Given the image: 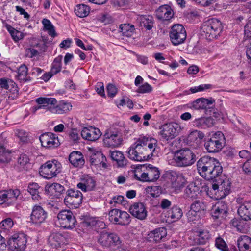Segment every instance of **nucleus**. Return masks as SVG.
Returning a JSON list of instances; mask_svg holds the SVG:
<instances>
[{
	"label": "nucleus",
	"instance_id": "1a4fd4ad",
	"mask_svg": "<svg viewBox=\"0 0 251 251\" xmlns=\"http://www.w3.org/2000/svg\"><path fill=\"white\" fill-rule=\"evenodd\" d=\"M83 195L77 189H69L66 192L64 199L65 204L69 208H77L82 203Z\"/></svg>",
	"mask_w": 251,
	"mask_h": 251
},
{
	"label": "nucleus",
	"instance_id": "0eeeda50",
	"mask_svg": "<svg viewBox=\"0 0 251 251\" xmlns=\"http://www.w3.org/2000/svg\"><path fill=\"white\" fill-rule=\"evenodd\" d=\"M61 171V165L56 160L49 161L41 166L39 170L40 175L50 179L55 176Z\"/></svg>",
	"mask_w": 251,
	"mask_h": 251
},
{
	"label": "nucleus",
	"instance_id": "ea45409f",
	"mask_svg": "<svg viewBox=\"0 0 251 251\" xmlns=\"http://www.w3.org/2000/svg\"><path fill=\"white\" fill-rule=\"evenodd\" d=\"M110 156L112 160L117 162L119 166L124 167L127 164V161L122 152L114 151L111 152Z\"/></svg>",
	"mask_w": 251,
	"mask_h": 251
},
{
	"label": "nucleus",
	"instance_id": "dca6fc26",
	"mask_svg": "<svg viewBox=\"0 0 251 251\" xmlns=\"http://www.w3.org/2000/svg\"><path fill=\"white\" fill-rule=\"evenodd\" d=\"M26 236L23 234H14L7 242L8 248L13 251H24L26 246Z\"/></svg>",
	"mask_w": 251,
	"mask_h": 251
},
{
	"label": "nucleus",
	"instance_id": "ddd939ff",
	"mask_svg": "<svg viewBox=\"0 0 251 251\" xmlns=\"http://www.w3.org/2000/svg\"><path fill=\"white\" fill-rule=\"evenodd\" d=\"M109 220L114 224L121 226L128 225L131 221L128 213L118 209H113L109 212Z\"/></svg>",
	"mask_w": 251,
	"mask_h": 251
},
{
	"label": "nucleus",
	"instance_id": "09e8293b",
	"mask_svg": "<svg viewBox=\"0 0 251 251\" xmlns=\"http://www.w3.org/2000/svg\"><path fill=\"white\" fill-rule=\"evenodd\" d=\"M29 164V159L27 155L22 154L19 156L17 160V167L20 171L26 170Z\"/></svg>",
	"mask_w": 251,
	"mask_h": 251
},
{
	"label": "nucleus",
	"instance_id": "13d9d810",
	"mask_svg": "<svg viewBox=\"0 0 251 251\" xmlns=\"http://www.w3.org/2000/svg\"><path fill=\"white\" fill-rule=\"evenodd\" d=\"M6 196L7 198V202H11L15 201L17 197L20 195V191L18 189L10 190L9 191H6Z\"/></svg>",
	"mask_w": 251,
	"mask_h": 251
},
{
	"label": "nucleus",
	"instance_id": "0e129e2a",
	"mask_svg": "<svg viewBox=\"0 0 251 251\" xmlns=\"http://www.w3.org/2000/svg\"><path fill=\"white\" fill-rule=\"evenodd\" d=\"M109 203L115 207L116 206L117 204L124 205V198L123 196L121 195L113 197Z\"/></svg>",
	"mask_w": 251,
	"mask_h": 251
},
{
	"label": "nucleus",
	"instance_id": "f257e3e1",
	"mask_svg": "<svg viewBox=\"0 0 251 251\" xmlns=\"http://www.w3.org/2000/svg\"><path fill=\"white\" fill-rule=\"evenodd\" d=\"M197 168L199 174L207 180L217 181L220 176L223 168L215 158L208 156L200 158L197 162Z\"/></svg>",
	"mask_w": 251,
	"mask_h": 251
},
{
	"label": "nucleus",
	"instance_id": "a211bd4d",
	"mask_svg": "<svg viewBox=\"0 0 251 251\" xmlns=\"http://www.w3.org/2000/svg\"><path fill=\"white\" fill-rule=\"evenodd\" d=\"M166 176L170 180L172 187L174 188L175 190L180 189L187 183V178L182 173L169 171L167 172Z\"/></svg>",
	"mask_w": 251,
	"mask_h": 251
},
{
	"label": "nucleus",
	"instance_id": "c756f323",
	"mask_svg": "<svg viewBox=\"0 0 251 251\" xmlns=\"http://www.w3.org/2000/svg\"><path fill=\"white\" fill-rule=\"evenodd\" d=\"M139 140L145 139L144 144H141L143 147L147 148V155H150V158L153 156V152L154 151L156 146L157 141L155 139L149 138L146 137H141Z\"/></svg>",
	"mask_w": 251,
	"mask_h": 251
},
{
	"label": "nucleus",
	"instance_id": "864d4df0",
	"mask_svg": "<svg viewBox=\"0 0 251 251\" xmlns=\"http://www.w3.org/2000/svg\"><path fill=\"white\" fill-rule=\"evenodd\" d=\"M215 245L221 251H229V248L224 240L219 236L215 239Z\"/></svg>",
	"mask_w": 251,
	"mask_h": 251
},
{
	"label": "nucleus",
	"instance_id": "e2e57ef3",
	"mask_svg": "<svg viewBox=\"0 0 251 251\" xmlns=\"http://www.w3.org/2000/svg\"><path fill=\"white\" fill-rule=\"evenodd\" d=\"M9 90L10 92L8 97L9 100H14L18 97L19 91L17 85L11 88Z\"/></svg>",
	"mask_w": 251,
	"mask_h": 251
},
{
	"label": "nucleus",
	"instance_id": "b1692460",
	"mask_svg": "<svg viewBox=\"0 0 251 251\" xmlns=\"http://www.w3.org/2000/svg\"><path fill=\"white\" fill-rule=\"evenodd\" d=\"M96 186V181L92 177L85 175L81 178L80 182L77 183V187L83 192L93 190Z\"/></svg>",
	"mask_w": 251,
	"mask_h": 251
},
{
	"label": "nucleus",
	"instance_id": "5fc2aeb1",
	"mask_svg": "<svg viewBox=\"0 0 251 251\" xmlns=\"http://www.w3.org/2000/svg\"><path fill=\"white\" fill-rule=\"evenodd\" d=\"M204 137V134L203 132L200 131L195 130L190 133L188 136V138L191 141H196V143H197L202 140Z\"/></svg>",
	"mask_w": 251,
	"mask_h": 251
},
{
	"label": "nucleus",
	"instance_id": "de8ad7c7",
	"mask_svg": "<svg viewBox=\"0 0 251 251\" xmlns=\"http://www.w3.org/2000/svg\"><path fill=\"white\" fill-rule=\"evenodd\" d=\"M62 56L59 55L53 60L51 67V73L56 75L61 71L62 68Z\"/></svg>",
	"mask_w": 251,
	"mask_h": 251
},
{
	"label": "nucleus",
	"instance_id": "9b49d317",
	"mask_svg": "<svg viewBox=\"0 0 251 251\" xmlns=\"http://www.w3.org/2000/svg\"><path fill=\"white\" fill-rule=\"evenodd\" d=\"M60 226L64 229H72L76 223V220L72 212L69 210H62L57 215Z\"/></svg>",
	"mask_w": 251,
	"mask_h": 251
},
{
	"label": "nucleus",
	"instance_id": "6e6d98bb",
	"mask_svg": "<svg viewBox=\"0 0 251 251\" xmlns=\"http://www.w3.org/2000/svg\"><path fill=\"white\" fill-rule=\"evenodd\" d=\"M15 85H16L15 83L10 79L5 78L0 79V86L2 89L9 90Z\"/></svg>",
	"mask_w": 251,
	"mask_h": 251
},
{
	"label": "nucleus",
	"instance_id": "473e14b6",
	"mask_svg": "<svg viewBox=\"0 0 251 251\" xmlns=\"http://www.w3.org/2000/svg\"><path fill=\"white\" fill-rule=\"evenodd\" d=\"M237 246L240 251H251V238L246 235L238 237Z\"/></svg>",
	"mask_w": 251,
	"mask_h": 251
},
{
	"label": "nucleus",
	"instance_id": "cd10ccee",
	"mask_svg": "<svg viewBox=\"0 0 251 251\" xmlns=\"http://www.w3.org/2000/svg\"><path fill=\"white\" fill-rule=\"evenodd\" d=\"M106 160L105 157L100 151H94L90 156V162L92 165L99 166L101 165L104 168L106 167V164L105 162Z\"/></svg>",
	"mask_w": 251,
	"mask_h": 251
},
{
	"label": "nucleus",
	"instance_id": "37998d69",
	"mask_svg": "<svg viewBox=\"0 0 251 251\" xmlns=\"http://www.w3.org/2000/svg\"><path fill=\"white\" fill-rule=\"evenodd\" d=\"M134 30V26L129 24H121L119 26V32L122 33V35L125 36H131Z\"/></svg>",
	"mask_w": 251,
	"mask_h": 251
},
{
	"label": "nucleus",
	"instance_id": "774afa93",
	"mask_svg": "<svg viewBox=\"0 0 251 251\" xmlns=\"http://www.w3.org/2000/svg\"><path fill=\"white\" fill-rule=\"evenodd\" d=\"M244 34L246 39L251 38V22H248L245 26Z\"/></svg>",
	"mask_w": 251,
	"mask_h": 251
},
{
	"label": "nucleus",
	"instance_id": "58836bf2",
	"mask_svg": "<svg viewBox=\"0 0 251 251\" xmlns=\"http://www.w3.org/2000/svg\"><path fill=\"white\" fill-rule=\"evenodd\" d=\"M40 187L38 183L35 182L30 183L27 188L28 192L32 196V198L35 201H39L41 197L39 195Z\"/></svg>",
	"mask_w": 251,
	"mask_h": 251
},
{
	"label": "nucleus",
	"instance_id": "412c9836",
	"mask_svg": "<svg viewBox=\"0 0 251 251\" xmlns=\"http://www.w3.org/2000/svg\"><path fill=\"white\" fill-rule=\"evenodd\" d=\"M47 217V213L41 206L35 205L33 207L30 219L33 224H40L44 222Z\"/></svg>",
	"mask_w": 251,
	"mask_h": 251
},
{
	"label": "nucleus",
	"instance_id": "aec40b11",
	"mask_svg": "<svg viewBox=\"0 0 251 251\" xmlns=\"http://www.w3.org/2000/svg\"><path fill=\"white\" fill-rule=\"evenodd\" d=\"M41 145L46 148H52L58 147L60 145L58 137L51 132L42 134L39 138Z\"/></svg>",
	"mask_w": 251,
	"mask_h": 251
},
{
	"label": "nucleus",
	"instance_id": "72a5a7b5",
	"mask_svg": "<svg viewBox=\"0 0 251 251\" xmlns=\"http://www.w3.org/2000/svg\"><path fill=\"white\" fill-rule=\"evenodd\" d=\"M251 203L245 202L238 209V214L245 220H251Z\"/></svg>",
	"mask_w": 251,
	"mask_h": 251
},
{
	"label": "nucleus",
	"instance_id": "f03ea898",
	"mask_svg": "<svg viewBox=\"0 0 251 251\" xmlns=\"http://www.w3.org/2000/svg\"><path fill=\"white\" fill-rule=\"evenodd\" d=\"M223 29L221 22L215 18L208 19L202 24L201 27V36L208 40L216 38Z\"/></svg>",
	"mask_w": 251,
	"mask_h": 251
},
{
	"label": "nucleus",
	"instance_id": "c9c22d12",
	"mask_svg": "<svg viewBox=\"0 0 251 251\" xmlns=\"http://www.w3.org/2000/svg\"><path fill=\"white\" fill-rule=\"evenodd\" d=\"M214 100L212 99H206L201 98L196 100L192 103V107L196 110L205 109L212 104Z\"/></svg>",
	"mask_w": 251,
	"mask_h": 251
},
{
	"label": "nucleus",
	"instance_id": "603ef678",
	"mask_svg": "<svg viewBox=\"0 0 251 251\" xmlns=\"http://www.w3.org/2000/svg\"><path fill=\"white\" fill-rule=\"evenodd\" d=\"M42 24L45 29L48 31L50 35L52 37H54L56 35L54 26L49 20L44 19L42 20Z\"/></svg>",
	"mask_w": 251,
	"mask_h": 251
},
{
	"label": "nucleus",
	"instance_id": "a878e982",
	"mask_svg": "<svg viewBox=\"0 0 251 251\" xmlns=\"http://www.w3.org/2000/svg\"><path fill=\"white\" fill-rule=\"evenodd\" d=\"M71 164L75 167L81 168L85 164V160L82 153L78 151L72 152L69 156Z\"/></svg>",
	"mask_w": 251,
	"mask_h": 251
},
{
	"label": "nucleus",
	"instance_id": "f8f14e48",
	"mask_svg": "<svg viewBox=\"0 0 251 251\" xmlns=\"http://www.w3.org/2000/svg\"><path fill=\"white\" fill-rule=\"evenodd\" d=\"M160 129L159 135L162 139L169 141L177 136L181 128L178 124L173 123L163 125Z\"/></svg>",
	"mask_w": 251,
	"mask_h": 251
},
{
	"label": "nucleus",
	"instance_id": "4468645a",
	"mask_svg": "<svg viewBox=\"0 0 251 251\" xmlns=\"http://www.w3.org/2000/svg\"><path fill=\"white\" fill-rule=\"evenodd\" d=\"M217 181H215L217 183H214L212 185V188L215 192V194L217 195L218 199H222L225 198L228 195L231 189V182L228 178H225L224 179H221L220 176L217 178Z\"/></svg>",
	"mask_w": 251,
	"mask_h": 251
},
{
	"label": "nucleus",
	"instance_id": "c85d7f7f",
	"mask_svg": "<svg viewBox=\"0 0 251 251\" xmlns=\"http://www.w3.org/2000/svg\"><path fill=\"white\" fill-rule=\"evenodd\" d=\"M167 235V231L165 227H161L155 229L148 234V238L150 241L159 242Z\"/></svg>",
	"mask_w": 251,
	"mask_h": 251
},
{
	"label": "nucleus",
	"instance_id": "49530a36",
	"mask_svg": "<svg viewBox=\"0 0 251 251\" xmlns=\"http://www.w3.org/2000/svg\"><path fill=\"white\" fill-rule=\"evenodd\" d=\"M90 7L84 4L76 5L75 9V11L76 15L81 18L86 17L90 13Z\"/></svg>",
	"mask_w": 251,
	"mask_h": 251
},
{
	"label": "nucleus",
	"instance_id": "2eb2a0df",
	"mask_svg": "<svg viewBox=\"0 0 251 251\" xmlns=\"http://www.w3.org/2000/svg\"><path fill=\"white\" fill-rule=\"evenodd\" d=\"M169 35L171 42L176 46L183 43L187 36L186 31L181 24L174 25L171 28Z\"/></svg>",
	"mask_w": 251,
	"mask_h": 251
},
{
	"label": "nucleus",
	"instance_id": "5701e85b",
	"mask_svg": "<svg viewBox=\"0 0 251 251\" xmlns=\"http://www.w3.org/2000/svg\"><path fill=\"white\" fill-rule=\"evenodd\" d=\"M82 137L88 141H95L101 136L100 131L97 128L90 126L83 128L81 132Z\"/></svg>",
	"mask_w": 251,
	"mask_h": 251
},
{
	"label": "nucleus",
	"instance_id": "8fccbe9b",
	"mask_svg": "<svg viewBox=\"0 0 251 251\" xmlns=\"http://www.w3.org/2000/svg\"><path fill=\"white\" fill-rule=\"evenodd\" d=\"M11 160L10 152L6 150L2 145H0V163H8Z\"/></svg>",
	"mask_w": 251,
	"mask_h": 251
},
{
	"label": "nucleus",
	"instance_id": "c03bdc74",
	"mask_svg": "<svg viewBox=\"0 0 251 251\" xmlns=\"http://www.w3.org/2000/svg\"><path fill=\"white\" fill-rule=\"evenodd\" d=\"M183 212L180 208L176 205L172 207L168 212V217L171 218L173 221L180 219L182 216Z\"/></svg>",
	"mask_w": 251,
	"mask_h": 251
},
{
	"label": "nucleus",
	"instance_id": "f3484780",
	"mask_svg": "<svg viewBox=\"0 0 251 251\" xmlns=\"http://www.w3.org/2000/svg\"><path fill=\"white\" fill-rule=\"evenodd\" d=\"M228 210L229 208L226 202L223 201H218L213 206L210 214L214 219L221 220L226 218Z\"/></svg>",
	"mask_w": 251,
	"mask_h": 251
},
{
	"label": "nucleus",
	"instance_id": "4c0bfd02",
	"mask_svg": "<svg viewBox=\"0 0 251 251\" xmlns=\"http://www.w3.org/2000/svg\"><path fill=\"white\" fill-rule=\"evenodd\" d=\"M86 226L94 228L95 229H103L105 227V224L96 217H92L86 220L84 222Z\"/></svg>",
	"mask_w": 251,
	"mask_h": 251
},
{
	"label": "nucleus",
	"instance_id": "338daca9",
	"mask_svg": "<svg viewBox=\"0 0 251 251\" xmlns=\"http://www.w3.org/2000/svg\"><path fill=\"white\" fill-rule=\"evenodd\" d=\"M151 86L148 83H145L138 88L137 92L140 93H146L151 92Z\"/></svg>",
	"mask_w": 251,
	"mask_h": 251
},
{
	"label": "nucleus",
	"instance_id": "7ed1b4c3",
	"mask_svg": "<svg viewBox=\"0 0 251 251\" xmlns=\"http://www.w3.org/2000/svg\"><path fill=\"white\" fill-rule=\"evenodd\" d=\"M173 160L176 166L187 167L194 164L196 161V155L191 150L184 148L175 152Z\"/></svg>",
	"mask_w": 251,
	"mask_h": 251
},
{
	"label": "nucleus",
	"instance_id": "a19ab883",
	"mask_svg": "<svg viewBox=\"0 0 251 251\" xmlns=\"http://www.w3.org/2000/svg\"><path fill=\"white\" fill-rule=\"evenodd\" d=\"M110 236L109 232L105 230L100 232L98 237V242L103 247H110Z\"/></svg>",
	"mask_w": 251,
	"mask_h": 251
},
{
	"label": "nucleus",
	"instance_id": "69168bd1",
	"mask_svg": "<svg viewBox=\"0 0 251 251\" xmlns=\"http://www.w3.org/2000/svg\"><path fill=\"white\" fill-rule=\"evenodd\" d=\"M0 227L4 229H9L13 226V221L10 218H7L0 223Z\"/></svg>",
	"mask_w": 251,
	"mask_h": 251
},
{
	"label": "nucleus",
	"instance_id": "e433bc0d",
	"mask_svg": "<svg viewBox=\"0 0 251 251\" xmlns=\"http://www.w3.org/2000/svg\"><path fill=\"white\" fill-rule=\"evenodd\" d=\"M195 233L197 237V243L199 244H205L211 237L209 231L206 229H199Z\"/></svg>",
	"mask_w": 251,
	"mask_h": 251
},
{
	"label": "nucleus",
	"instance_id": "bf43d9fd",
	"mask_svg": "<svg viewBox=\"0 0 251 251\" xmlns=\"http://www.w3.org/2000/svg\"><path fill=\"white\" fill-rule=\"evenodd\" d=\"M48 99V98H47V97H40V98L36 99V102L40 105L32 107L31 108L32 112H33L34 113H35V112L37 111V110L40 109H45L47 110H48L49 105L47 104L40 103L41 101H39L40 100H41V99Z\"/></svg>",
	"mask_w": 251,
	"mask_h": 251
},
{
	"label": "nucleus",
	"instance_id": "4d7b16f0",
	"mask_svg": "<svg viewBox=\"0 0 251 251\" xmlns=\"http://www.w3.org/2000/svg\"><path fill=\"white\" fill-rule=\"evenodd\" d=\"M110 247L120 246L122 243V240L119 235L115 232H110Z\"/></svg>",
	"mask_w": 251,
	"mask_h": 251
},
{
	"label": "nucleus",
	"instance_id": "680f3d73",
	"mask_svg": "<svg viewBox=\"0 0 251 251\" xmlns=\"http://www.w3.org/2000/svg\"><path fill=\"white\" fill-rule=\"evenodd\" d=\"M187 216L190 221H194L199 220L202 215L190 208L187 214Z\"/></svg>",
	"mask_w": 251,
	"mask_h": 251
},
{
	"label": "nucleus",
	"instance_id": "a18cd8bd",
	"mask_svg": "<svg viewBox=\"0 0 251 251\" xmlns=\"http://www.w3.org/2000/svg\"><path fill=\"white\" fill-rule=\"evenodd\" d=\"M190 208L203 215L206 210V205L202 201L196 200L191 204Z\"/></svg>",
	"mask_w": 251,
	"mask_h": 251
},
{
	"label": "nucleus",
	"instance_id": "423d86ee",
	"mask_svg": "<svg viewBox=\"0 0 251 251\" xmlns=\"http://www.w3.org/2000/svg\"><path fill=\"white\" fill-rule=\"evenodd\" d=\"M145 167L146 172L135 171L134 176L137 180L143 182H154L159 178L160 172L158 168L151 164H148Z\"/></svg>",
	"mask_w": 251,
	"mask_h": 251
},
{
	"label": "nucleus",
	"instance_id": "2f4dec72",
	"mask_svg": "<svg viewBox=\"0 0 251 251\" xmlns=\"http://www.w3.org/2000/svg\"><path fill=\"white\" fill-rule=\"evenodd\" d=\"M138 22L141 27H144L146 30H150L154 26V20L152 16L148 15L139 16Z\"/></svg>",
	"mask_w": 251,
	"mask_h": 251
},
{
	"label": "nucleus",
	"instance_id": "052dcab7",
	"mask_svg": "<svg viewBox=\"0 0 251 251\" xmlns=\"http://www.w3.org/2000/svg\"><path fill=\"white\" fill-rule=\"evenodd\" d=\"M28 68L25 65H22L18 69V76L19 79H24L27 75Z\"/></svg>",
	"mask_w": 251,
	"mask_h": 251
},
{
	"label": "nucleus",
	"instance_id": "393cba45",
	"mask_svg": "<svg viewBox=\"0 0 251 251\" xmlns=\"http://www.w3.org/2000/svg\"><path fill=\"white\" fill-rule=\"evenodd\" d=\"M156 16L160 20L169 21L173 18L174 13L170 6L164 5L159 7L156 11Z\"/></svg>",
	"mask_w": 251,
	"mask_h": 251
},
{
	"label": "nucleus",
	"instance_id": "7c9ffc66",
	"mask_svg": "<svg viewBox=\"0 0 251 251\" xmlns=\"http://www.w3.org/2000/svg\"><path fill=\"white\" fill-rule=\"evenodd\" d=\"M247 221L241 218H234L231 220L230 224L237 231L241 233H246L248 231L249 226Z\"/></svg>",
	"mask_w": 251,
	"mask_h": 251
},
{
	"label": "nucleus",
	"instance_id": "4be33fe9",
	"mask_svg": "<svg viewBox=\"0 0 251 251\" xmlns=\"http://www.w3.org/2000/svg\"><path fill=\"white\" fill-rule=\"evenodd\" d=\"M130 214L134 217L143 220L147 216V211L144 204L142 202L133 203L129 208Z\"/></svg>",
	"mask_w": 251,
	"mask_h": 251
},
{
	"label": "nucleus",
	"instance_id": "6e6552de",
	"mask_svg": "<svg viewBox=\"0 0 251 251\" xmlns=\"http://www.w3.org/2000/svg\"><path fill=\"white\" fill-rule=\"evenodd\" d=\"M224 136L221 131H217L207 139L204 143V147L209 152H219L224 147Z\"/></svg>",
	"mask_w": 251,
	"mask_h": 251
},
{
	"label": "nucleus",
	"instance_id": "6ab92c4d",
	"mask_svg": "<svg viewBox=\"0 0 251 251\" xmlns=\"http://www.w3.org/2000/svg\"><path fill=\"white\" fill-rule=\"evenodd\" d=\"M42 44L37 39L32 38L30 40L29 45L25 48V56L26 57L33 59L40 55V51H42L41 49Z\"/></svg>",
	"mask_w": 251,
	"mask_h": 251
},
{
	"label": "nucleus",
	"instance_id": "3c124183",
	"mask_svg": "<svg viewBox=\"0 0 251 251\" xmlns=\"http://www.w3.org/2000/svg\"><path fill=\"white\" fill-rule=\"evenodd\" d=\"M198 188L193 183L189 184L185 190V194L188 197L194 199L196 197Z\"/></svg>",
	"mask_w": 251,
	"mask_h": 251
},
{
	"label": "nucleus",
	"instance_id": "39448f33",
	"mask_svg": "<svg viewBox=\"0 0 251 251\" xmlns=\"http://www.w3.org/2000/svg\"><path fill=\"white\" fill-rule=\"evenodd\" d=\"M144 141H142L138 139L130 147L128 151V157L130 159L137 161H143L150 158V155H147V148L141 145V144H144Z\"/></svg>",
	"mask_w": 251,
	"mask_h": 251
},
{
	"label": "nucleus",
	"instance_id": "bb28decb",
	"mask_svg": "<svg viewBox=\"0 0 251 251\" xmlns=\"http://www.w3.org/2000/svg\"><path fill=\"white\" fill-rule=\"evenodd\" d=\"M50 246L54 248L61 247L66 243V239L61 233H53L50 235L48 239Z\"/></svg>",
	"mask_w": 251,
	"mask_h": 251
},
{
	"label": "nucleus",
	"instance_id": "9d476101",
	"mask_svg": "<svg viewBox=\"0 0 251 251\" xmlns=\"http://www.w3.org/2000/svg\"><path fill=\"white\" fill-rule=\"evenodd\" d=\"M122 130L117 129L116 131L112 129L107 130L103 136V144L108 147H118L123 141Z\"/></svg>",
	"mask_w": 251,
	"mask_h": 251
},
{
	"label": "nucleus",
	"instance_id": "20e7f679",
	"mask_svg": "<svg viewBox=\"0 0 251 251\" xmlns=\"http://www.w3.org/2000/svg\"><path fill=\"white\" fill-rule=\"evenodd\" d=\"M40 103L49 105L48 111L54 114H62L69 111L72 109L71 103L64 100L57 103V100L53 98H48L46 99H41Z\"/></svg>",
	"mask_w": 251,
	"mask_h": 251
},
{
	"label": "nucleus",
	"instance_id": "79ce46f5",
	"mask_svg": "<svg viewBox=\"0 0 251 251\" xmlns=\"http://www.w3.org/2000/svg\"><path fill=\"white\" fill-rule=\"evenodd\" d=\"M48 191L50 192L52 195L59 197L61 194L64 193L65 189L59 183H53L48 187Z\"/></svg>",
	"mask_w": 251,
	"mask_h": 251
},
{
	"label": "nucleus",
	"instance_id": "f704fd0d",
	"mask_svg": "<svg viewBox=\"0 0 251 251\" xmlns=\"http://www.w3.org/2000/svg\"><path fill=\"white\" fill-rule=\"evenodd\" d=\"M193 125L196 127L205 129L213 125V119L210 117H201L194 120Z\"/></svg>",
	"mask_w": 251,
	"mask_h": 251
}]
</instances>
